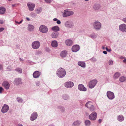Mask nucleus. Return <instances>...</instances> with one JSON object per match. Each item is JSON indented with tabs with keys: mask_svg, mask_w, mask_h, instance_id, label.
<instances>
[{
	"mask_svg": "<svg viewBox=\"0 0 126 126\" xmlns=\"http://www.w3.org/2000/svg\"><path fill=\"white\" fill-rule=\"evenodd\" d=\"M56 74L59 78H62L64 77L65 75L66 72L64 69L60 67L57 70Z\"/></svg>",
	"mask_w": 126,
	"mask_h": 126,
	"instance_id": "f257e3e1",
	"label": "nucleus"
},
{
	"mask_svg": "<svg viewBox=\"0 0 126 126\" xmlns=\"http://www.w3.org/2000/svg\"><path fill=\"white\" fill-rule=\"evenodd\" d=\"M64 25L67 28L72 29L74 27V25L72 21L69 20L66 21L64 23Z\"/></svg>",
	"mask_w": 126,
	"mask_h": 126,
	"instance_id": "f03ea898",
	"label": "nucleus"
},
{
	"mask_svg": "<svg viewBox=\"0 0 126 126\" xmlns=\"http://www.w3.org/2000/svg\"><path fill=\"white\" fill-rule=\"evenodd\" d=\"M93 28L96 30H100L101 27V24L99 21H95L93 23Z\"/></svg>",
	"mask_w": 126,
	"mask_h": 126,
	"instance_id": "7ed1b4c3",
	"label": "nucleus"
},
{
	"mask_svg": "<svg viewBox=\"0 0 126 126\" xmlns=\"http://www.w3.org/2000/svg\"><path fill=\"white\" fill-rule=\"evenodd\" d=\"M85 106L89 109V110L91 112H92L94 111L95 109V108L93 105L92 102L90 101L87 102L85 104Z\"/></svg>",
	"mask_w": 126,
	"mask_h": 126,
	"instance_id": "20e7f679",
	"label": "nucleus"
},
{
	"mask_svg": "<svg viewBox=\"0 0 126 126\" xmlns=\"http://www.w3.org/2000/svg\"><path fill=\"white\" fill-rule=\"evenodd\" d=\"M74 14V12L73 11L67 9L64 10L63 16V17H66L72 16Z\"/></svg>",
	"mask_w": 126,
	"mask_h": 126,
	"instance_id": "39448f33",
	"label": "nucleus"
},
{
	"mask_svg": "<svg viewBox=\"0 0 126 126\" xmlns=\"http://www.w3.org/2000/svg\"><path fill=\"white\" fill-rule=\"evenodd\" d=\"M40 45V43L39 41H35L32 43V47L34 49H37L39 47Z\"/></svg>",
	"mask_w": 126,
	"mask_h": 126,
	"instance_id": "423d86ee",
	"label": "nucleus"
},
{
	"mask_svg": "<svg viewBox=\"0 0 126 126\" xmlns=\"http://www.w3.org/2000/svg\"><path fill=\"white\" fill-rule=\"evenodd\" d=\"M39 30L42 33H46L48 32V29L47 27L45 26L41 25L39 27Z\"/></svg>",
	"mask_w": 126,
	"mask_h": 126,
	"instance_id": "0eeeda50",
	"label": "nucleus"
},
{
	"mask_svg": "<svg viewBox=\"0 0 126 126\" xmlns=\"http://www.w3.org/2000/svg\"><path fill=\"white\" fill-rule=\"evenodd\" d=\"M97 114L95 111H94L89 116V119L91 120L94 121L96 119Z\"/></svg>",
	"mask_w": 126,
	"mask_h": 126,
	"instance_id": "6e6552de",
	"label": "nucleus"
},
{
	"mask_svg": "<svg viewBox=\"0 0 126 126\" xmlns=\"http://www.w3.org/2000/svg\"><path fill=\"white\" fill-rule=\"evenodd\" d=\"M107 95L109 99L110 100L113 99L115 97L114 93L110 91H107Z\"/></svg>",
	"mask_w": 126,
	"mask_h": 126,
	"instance_id": "1a4fd4ad",
	"label": "nucleus"
},
{
	"mask_svg": "<svg viewBox=\"0 0 126 126\" xmlns=\"http://www.w3.org/2000/svg\"><path fill=\"white\" fill-rule=\"evenodd\" d=\"M97 81L96 80H93L90 81L89 83V88H93L97 83Z\"/></svg>",
	"mask_w": 126,
	"mask_h": 126,
	"instance_id": "9d476101",
	"label": "nucleus"
},
{
	"mask_svg": "<svg viewBox=\"0 0 126 126\" xmlns=\"http://www.w3.org/2000/svg\"><path fill=\"white\" fill-rule=\"evenodd\" d=\"M64 86L67 88H71L74 85V83L72 81H68L65 82L64 84Z\"/></svg>",
	"mask_w": 126,
	"mask_h": 126,
	"instance_id": "9b49d317",
	"label": "nucleus"
},
{
	"mask_svg": "<svg viewBox=\"0 0 126 126\" xmlns=\"http://www.w3.org/2000/svg\"><path fill=\"white\" fill-rule=\"evenodd\" d=\"M2 85L6 90L8 89L10 86V84L7 81H3L2 83Z\"/></svg>",
	"mask_w": 126,
	"mask_h": 126,
	"instance_id": "f8f14e48",
	"label": "nucleus"
},
{
	"mask_svg": "<svg viewBox=\"0 0 126 126\" xmlns=\"http://www.w3.org/2000/svg\"><path fill=\"white\" fill-rule=\"evenodd\" d=\"M37 116L38 114L36 112H34L31 114L30 119L31 121H34L36 119Z\"/></svg>",
	"mask_w": 126,
	"mask_h": 126,
	"instance_id": "ddd939ff",
	"label": "nucleus"
},
{
	"mask_svg": "<svg viewBox=\"0 0 126 126\" xmlns=\"http://www.w3.org/2000/svg\"><path fill=\"white\" fill-rule=\"evenodd\" d=\"M119 29L122 32H126V25L125 24L120 25L119 26Z\"/></svg>",
	"mask_w": 126,
	"mask_h": 126,
	"instance_id": "4468645a",
	"label": "nucleus"
},
{
	"mask_svg": "<svg viewBox=\"0 0 126 126\" xmlns=\"http://www.w3.org/2000/svg\"><path fill=\"white\" fill-rule=\"evenodd\" d=\"M79 90L85 92L87 90V88L82 84H79L78 86Z\"/></svg>",
	"mask_w": 126,
	"mask_h": 126,
	"instance_id": "2eb2a0df",
	"label": "nucleus"
},
{
	"mask_svg": "<svg viewBox=\"0 0 126 126\" xmlns=\"http://www.w3.org/2000/svg\"><path fill=\"white\" fill-rule=\"evenodd\" d=\"M80 49L79 46L78 45H75L72 47V51L74 52H76L78 51Z\"/></svg>",
	"mask_w": 126,
	"mask_h": 126,
	"instance_id": "dca6fc26",
	"label": "nucleus"
},
{
	"mask_svg": "<svg viewBox=\"0 0 126 126\" xmlns=\"http://www.w3.org/2000/svg\"><path fill=\"white\" fill-rule=\"evenodd\" d=\"M41 73L38 71H35L33 74V76L34 78H37L39 77L41 75Z\"/></svg>",
	"mask_w": 126,
	"mask_h": 126,
	"instance_id": "f3484780",
	"label": "nucleus"
},
{
	"mask_svg": "<svg viewBox=\"0 0 126 126\" xmlns=\"http://www.w3.org/2000/svg\"><path fill=\"white\" fill-rule=\"evenodd\" d=\"M27 5L30 10L32 11L34 10L35 7V5L34 4L29 2L27 3Z\"/></svg>",
	"mask_w": 126,
	"mask_h": 126,
	"instance_id": "a211bd4d",
	"label": "nucleus"
},
{
	"mask_svg": "<svg viewBox=\"0 0 126 126\" xmlns=\"http://www.w3.org/2000/svg\"><path fill=\"white\" fill-rule=\"evenodd\" d=\"M14 83L16 85H18L22 83L21 79L20 78H16L14 81Z\"/></svg>",
	"mask_w": 126,
	"mask_h": 126,
	"instance_id": "6ab92c4d",
	"label": "nucleus"
},
{
	"mask_svg": "<svg viewBox=\"0 0 126 126\" xmlns=\"http://www.w3.org/2000/svg\"><path fill=\"white\" fill-rule=\"evenodd\" d=\"M9 109V106L5 104L3 107L1 111L3 113H6L7 111Z\"/></svg>",
	"mask_w": 126,
	"mask_h": 126,
	"instance_id": "aec40b11",
	"label": "nucleus"
},
{
	"mask_svg": "<svg viewBox=\"0 0 126 126\" xmlns=\"http://www.w3.org/2000/svg\"><path fill=\"white\" fill-rule=\"evenodd\" d=\"M81 121L79 120L75 121L72 124V126H79L81 123Z\"/></svg>",
	"mask_w": 126,
	"mask_h": 126,
	"instance_id": "412c9836",
	"label": "nucleus"
},
{
	"mask_svg": "<svg viewBox=\"0 0 126 126\" xmlns=\"http://www.w3.org/2000/svg\"><path fill=\"white\" fill-rule=\"evenodd\" d=\"M65 44L67 46H70L72 44L73 41L70 39H67L65 42Z\"/></svg>",
	"mask_w": 126,
	"mask_h": 126,
	"instance_id": "4be33fe9",
	"label": "nucleus"
},
{
	"mask_svg": "<svg viewBox=\"0 0 126 126\" xmlns=\"http://www.w3.org/2000/svg\"><path fill=\"white\" fill-rule=\"evenodd\" d=\"M78 65L81 67L85 68L86 67L85 63L83 62L79 61L78 63Z\"/></svg>",
	"mask_w": 126,
	"mask_h": 126,
	"instance_id": "5701e85b",
	"label": "nucleus"
},
{
	"mask_svg": "<svg viewBox=\"0 0 126 126\" xmlns=\"http://www.w3.org/2000/svg\"><path fill=\"white\" fill-rule=\"evenodd\" d=\"M59 34V33L54 32L52 33L51 36L53 38H56L58 37Z\"/></svg>",
	"mask_w": 126,
	"mask_h": 126,
	"instance_id": "b1692460",
	"label": "nucleus"
},
{
	"mask_svg": "<svg viewBox=\"0 0 126 126\" xmlns=\"http://www.w3.org/2000/svg\"><path fill=\"white\" fill-rule=\"evenodd\" d=\"M6 9L5 8L3 7H0V14H5L6 12Z\"/></svg>",
	"mask_w": 126,
	"mask_h": 126,
	"instance_id": "393cba45",
	"label": "nucleus"
},
{
	"mask_svg": "<svg viewBox=\"0 0 126 126\" xmlns=\"http://www.w3.org/2000/svg\"><path fill=\"white\" fill-rule=\"evenodd\" d=\"M124 118L123 115H119L117 116V120L119 122H121L124 120Z\"/></svg>",
	"mask_w": 126,
	"mask_h": 126,
	"instance_id": "a878e982",
	"label": "nucleus"
},
{
	"mask_svg": "<svg viewBox=\"0 0 126 126\" xmlns=\"http://www.w3.org/2000/svg\"><path fill=\"white\" fill-rule=\"evenodd\" d=\"M52 30L55 31V32H57L60 31V28L58 26H55L52 28Z\"/></svg>",
	"mask_w": 126,
	"mask_h": 126,
	"instance_id": "bb28decb",
	"label": "nucleus"
},
{
	"mask_svg": "<svg viewBox=\"0 0 126 126\" xmlns=\"http://www.w3.org/2000/svg\"><path fill=\"white\" fill-rule=\"evenodd\" d=\"M42 10V8L41 7H40L36 8L35 10V13L36 14H39L41 12Z\"/></svg>",
	"mask_w": 126,
	"mask_h": 126,
	"instance_id": "cd10ccee",
	"label": "nucleus"
},
{
	"mask_svg": "<svg viewBox=\"0 0 126 126\" xmlns=\"http://www.w3.org/2000/svg\"><path fill=\"white\" fill-rule=\"evenodd\" d=\"M62 97L65 100H68L69 99V95L66 94H63L62 95Z\"/></svg>",
	"mask_w": 126,
	"mask_h": 126,
	"instance_id": "c85d7f7f",
	"label": "nucleus"
},
{
	"mask_svg": "<svg viewBox=\"0 0 126 126\" xmlns=\"http://www.w3.org/2000/svg\"><path fill=\"white\" fill-rule=\"evenodd\" d=\"M51 45L53 47H56L58 46L57 43L56 41H53L52 42Z\"/></svg>",
	"mask_w": 126,
	"mask_h": 126,
	"instance_id": "c756f323",
	"label": "nucleus"
},
{
	"mask_svg": "<svg viewBox=\"0 0 126 126\" xmlns=\"http://www.w3.org/2000/svg\"><path fill=\"white\" fill-rule=\"evenodd\" d=\"M120 75V73L118 72H116L114 75L113 78L114 79H117Z\"/></svg>",
	"mask_w": 126,
	"mask_h": 126,
	"instance_id": "7c9ffc66",
	"label": "nucleus"
},
{
	"mask_svg": "<svg viewBox=\"0 0 126 126\" xmlns=\"http://www.w3.org/2000/svg\"><path fill=\"white\" fill-rule=\"evenodd\" d=\"M67 54V51H63L61 52L60 55L62 57H64L66 56Z\"/></svg>",
	"mask_w": 126,
	"mask_h": 126,
	"instance_id": "2f4dec72",
	"label": "nucleus"
},
{
	"mask_svg": "<svg viewBox=\"0 0 126 126\" xmlns=\"http://www.w3.org/2000/svg\"><path fill=\"white\" fill-rule=\"evenodd\" d=\"M126 80V77L124 76H122L120 77L119 80L121 82H122Z\"/></svg>",
	"mask_w": 126,
	"mask_h": 126,
	"instance_id": "473e14b6",
	"label": "nucleus"
},
{
	"mask_svg": "<svg viewBox=\"0 0 126 126\" xmlns=\"http://www.w3.org/2000/svg\"><path fill=\"white\" fill-rule=\"evenodd\" d=\"M57 108L58 109L60 110L62 112H63L65 111V108L63 106H58Z\"/></svg>",
	"mask_w": 126,
	"mask_h": 126,
	"instance_id": "72a5a7b5",
	"label": "nucleus"
},
{
	"mask_svg": "<svg viewBox=\"0 0 126 126\" xmlns=\"http://www.w3.org/2000/svg\"><path fill=\"white\" fill-rule=\"evenodd\" d=\"M34 28V27L32 25L29 24L28 27V30L30 31H32L33 30Z\"/></svg>",
	"mask_w": 126,
	"mask_h": 126,
	"instance_id": "f704fd0d",
	"label": "nucleus"
},
{
	"mask_svg": "<svg viewBox=\"0 0 126 126\" xmlns=\"http://www.w3.org/2000/svg\"><path fill=\"white\" fill-rule=\"evenodd\" d=\"M84 123L86 126H89L91 124V122L89 120H85Z\"/></svg>",
	"mask_w": 126,
	"mask_h": 126,
	"instance_id": "c9c22d12",
	"label": "nucleus"
},
{
	"mask_svg": "<svg viewBox=\"0 0 126 126\" xmlns=\"http://www.w3.org/2000/svg\"><path fill=\"white\" fill-rule=\"evenodd\" d=\"M90 36L92 39H95L96 38L97 34L94 33H93L90 35Z\"/></svg>",
	"mask_w": 126,
	"mask_h": 126,
	"instance_id": "e433bc0d",
	"label": "nucleus"
},
{
	"mask_svg": "<svg viewBox=\"0 0 126 126\" xmlns=\"http://www.w3.org/2000/svg\"><path fill=\"white\" fill-rule=\"evenodd\" d=\"M15 71H17L18 73H21L22 72V69L19 68H17L15 69Z\"/></svg>",
	"mask_w": 126,
	"mask_h": 126,
	"instance_id": "4c0bfd02",
	"label": "nucleus"
},
{
	"mask_svg": "<svg viewBox=\"0 0 126 126\" xmlns=\"http://www.w3.org/2000/svg\"><path fill=\"white\" fill-rule=\"evenodd\" d=\"M17 101L19 103H22L23 101V100L20 97H18L17 98Z\"/></svg>",
	"mask_w": 126,
	"mask_h": 126,
	"instance_id": "58836bf2",
	"label": "nucleus"
},
{
	"mask_svg": "<svg viewBox=\"0 0 126 126\" xmlns=\"http://www.w3.org/2000/svg\"><path fill=\"white\" fill-rule=\"evenodd\" d=\"M30 15L32 17H35L36 16V14L35 13L32 12L30 14Z\"/></svg>",
	"mask_w": 126,
	"mask_h": 126,
	"instance_id": "ea45409f",
	"label": "nucleus"
},
{
	"mask_svg": "<svg viewBox=\"0 0 126 126\" xmlns=\"http://www.w3.org/2000/svg\"><path fill=\"white\" fill-rule=\"evenodd\" d=\"M90 60L91 61L93 62H95L97 61L96 59L94 57H93L91 58L90 59Z\"/></svg>",
	"mask_w": 126,
	"mask_h": 126,
	"instance_id": "a19ab883",
	"label": "nucleus"
},
{
	"mask_svg": "<svg viewBox=\"0 0 126 126\" xmlns=\"http://www.w3.org/2000/svg\"><path fill=\"white\" fill-rule=\"evenodd\" d=\"M113 62L111 60H110L109 61V64L110 65H112L113 64Z\"/></svg>",
	"mask_w": 126,
	"mask_h": 126,
	"instance_id": "79ce46f5",
	"label": "nucleus"
},
{
	"mask_svg": "<svg viewBox=\"0 0 126 126\" xmlns=\"http://www.w3.org/2000/svg\"><path fill=\"white\" fill-rule=\"evenodd\" d=\"M26 62L27 63L29 64H32L33 63V62L29 60H27L26 61Z\"/></svg>",
	"mask_w": 126,
	"mask_h": 126,
	"instance_id": "37998d69",
	"label": "nucleus"
},
{
	"mask_svg": "<svg viewBox=\"0 0 126 126\" xmlns=\"http://www.w3.org/2000/svg\"><path fill=\"white\" fill-rule=\"evenodd\" d=\"M3 91V89L2 87H0V93L1 94Z\"/></svg>",
	"mask_w": 126,
	"mask_h": 126,
	"instance_id": "c03bdc74",
	"label": "nucleus"
},
{
	"mask_svg": "<svg viewBox=\"0 0 126 126\" xmlns=\"http://www.w3.org/2000/svg\"><path fill=\"white\" fill-rule=\"evenodd\" d=\"M35 84L37 86H38L40 85V83L39 81H37L35 82Z\"/></svg>",
	"mask_w": 126,
	"mask_h": 126,
	"instance_id": "a18cd8bd",
	"label": "nucleus"
},
{
	"mask_svg": "<svg viewBox=\"0 0 126 126\" xmlns=\"http://www.w3.org/2000/svg\"><path fill=\"white\" fill-rule=\"evenodd\" d=\"M47 3H50L51 2V0H45Z\"/></svg>",
	"mask_w": 126,
	"mask_h": 126,
	"instance_id": "49530a36",
	"label": "nucleus"
},
{
	"mask_svg": "<svg viewBox=\"0 0 126 126\" xmlns=\"http://www.w3.org/2000/svg\"><path fill=\"white\" fill-rule=\"evenodd\" d=\"M123 21L125 23H126V17L125 18H123L122 19Z\"/></svg>",
	"mask_w": 126,
	"mask_h": 126,
	"instance_id": "de8ad7c7",
	"label": "nucleus"
},
{
	"mask_svg": "<svg viewBox=\"0 0 126 126\" xmlns=\"http://www.w3.org/2000/svg\"><path fill=\"white\" fill-rule=\"evenodd\" d=\"M22 21V20L20 22H18V21H16V24L17 23L19 24H20L21 23Z\"/></svg>",
	"mask_w": 126,
	"mask_h": 126,
	"instance_id": "09e8293b",
	"label": "nucleus"
},
{
	"mask_svg": "<svg viewBox=\"0 0 126 126\" xmlns=\"http://www.w3.org/2000/svg\"><path fill=\"white\" fill-rule=\"evenodd\" d=\"M57 23L58 24H60L61 23V22L59 20H58L57 21Z\"/></svg>",
	"mask_w": 126,
	"mask_h": 126,
	"instance_id": "8fccbe9b",
	"label": "nucleus"
},
{
	"mask_svg": "<svg viewBox=\"0 0 126 126\" xmlns=\"http://www.w3.org/2000/svg\"><path fill=\"white\" fill-rule=\"evenodd\" d=\"M4 30V28H0V32H1Z\"/></svg>",
	"mask_w": 126,
	"mask_h": 126,
	"instance_id": "3c124183",
	"label": "nucleus"
},
{
	"mask_svg": "<svg viewBox=\"0 0 126 126\" xmlns=\"http://www.w3.org/2000/svg\"><path fill=\"white\" fill-rule=\"evenodd\" d=\"M106 49L107 51L108 52H110L111 51V49H108L107 47H106Z\"/></svg>",
	"mask_w": 126,
	"mask_h": 126,
	"instance_id": "603ef678",
	"label": "nucleus"
},
{
	"mask_svg": "<svg viewBox=\"0 0 126 126\" xmlns=\"http://www.w3.org/2000/svg\"><path fill=\"white\" fill-rule=\"evenodd\" d=\"M3 69V67L2 65L0 64V70H2Z\"/></svg>",
	"mask_w": 126,
	"mask_h": 126,
	"instance_id": "864d4df0",
	"label": "nucleus"
},
{
	"mask_svg": "<svg viewBox=\"0 0 126 126\" xmlns=\"http://www.w3.org/2000/svg\"><path fill=\"white\" fill-rule=\"evenodd\" d=\"M103 53L105 54H107V52L106 51H103Z\"/></svg>",
	"mask_w": 126,
	"mask_h": 126,
	"instance_id": "5fc2aeb1",
	"label": "nucleus"
},
{
	"mask_svg": "<svg viewBox=\"0 0 126 126\" xmlns=\"http://www.w3.org/2000/svg\"><path fill=\"white\" fill-rule=\"evenodd\" d=\"M4 22L2 20H0V24H2Z\"/></svg>",
	"mask_w": 126,
	"mask_h": 126,
	"instance_id": "6e6d98bb",
	"label": "nucleus"
},
{
	"mask_svg": "<svg viewBox=\"0 0 126 126\" xmlns=\"http://www.w3.org/2000/svg\"><path fill=\"white\" fill-rule=\"evenodd\" d=\"M53 20L54 21H57V20H58V19L57 18H54L53 19Z\"/></svg>",
	"mask_w": 126,
	"mask_h": 126,
	"instance_id": "4d7b16f0",
	"label": "nucleus"
},
{
	"mask_svg": "<svg viewBox=\"0 0 126 126\" xmlns=\"http://www.w3.org/2000/svg\"><path fill=\"white\" fill-rule=\"evenodd\" d=\"M98 122L99 123H101L102 122V120L101 119H100L98 120Z\"/></svg>",
	"mask_w": 126,
	"mask_h": 126,
	"instance_id": "13d9d810",
	"label": "nucleus"
},
{
	"mask_svg": "<svg viewBox=\"0 0 126 126\" xmlns=\"http://www.w3.org/2000/svg\"><path fill=\"white\" fill-rule=\"evenodd\" d=\"M123 62L126 63V59H125L123 61Z\"/></svg>",
	"mask_w": 126,
	"mask_h": 126,
	"instance_id": "bf43d9fd",
	"label": "nucleus"
},
{
	"mask_svg": "<svg viewBox=\"0 0 126 126\" xmlns=\"http://www.w3.org/2000/svg\"><path fill=\"white\" fill-rule=\"evenodd\" d=\"M26 19L28 21H29L30 20V18L27 17H26Z\"/></svg>",
	"mask_w": 126,
	"mask_h": 126,
	"instance_id": "052dcab7",
	"label": "nucleus"
},
{
	"mask_svg": "<svg viewBox=\"0 0 126 126\" xmlns=\"http://www.w3.org/2000/svg\"><path fill=\"white\" fill-rule=\"evenodd\" d=\"M16 4H12V7H14L15 6H16Z\"/></svg>",
	"mask_w": 126,
	"mask_h": 126,
	"instance_id": "680f3d73",
	"label": "nucleus"
},
{
	"mask_svg": "<svg viewBox=\"0 0 126 126\" xmlns=\"http://www.w3.org/2000/svg\"><path fill=\"white\" fill-rule=\"evenodd\" d=\"M120 58L121 59H123L125 58V57H123L122 56V57H120Z\"/></svg>",
	"mask_w": 126,
	"mask_h": 126,
	"instance_id": "e2e57ef3",
	"label": "nucleus"
},
{
	"mask_svg": "<svg viewBox=\"0 0 126 126\" xmlns=\"http://www.w3.org/2000/svg\"><path fill=\"white\" fill-rule=\"evenodd\" d=\"M20 60V61H23L24 60L23 59H21V58H20L19 59Z\"/></svg>",
	"mask_w": 126,
	"mask_h": 126,
	"instance_id": "0e129e2a",
	"label": "nucleus"
},
{
	"mask_svg": "<svg viewBox=\"0 0 126 126\" xmlns=\"http://www.w3.org/2000/svg\"><path fill=\"white\" fill-rule=\"evenodd\" d=\"M48 126H55L54 125L52 124H50Z\"/></svg>",
	"mask_w": 126,
	"mask_h": 126,
	"instance_id": "69168bd1",
	"label": "nucleus"
},
{
	"mask_svg": "<svg viewBox=\"0 0 126 126\" xmlns=\"http://www.w3.org/2000/svg\"><path fill=\"white\" fill-rule=\"evenodd\" d=\"M86 115H89V114L87 112H85Z\"/></svg>",
	"mask_w": 126,
	"mask_h": 126,
	"instance_id": "338daca9",
	"label": "nucleus"
},
{
	"mask_svg": "<svg viewBox=\"0 0 126 126\" xmlns=\"http://www.w3.org/2000/svg\"><path fill=\"white\" fill-rule=\"evenodd\" d=\"M18 126H23L21 124H19L18 125Z\"/></svg>",
	"mask_w": 126,
	"mask_h": 126,
	"instance_id": "774afa93",
	"label": "nucleus"
}]
</instances>
